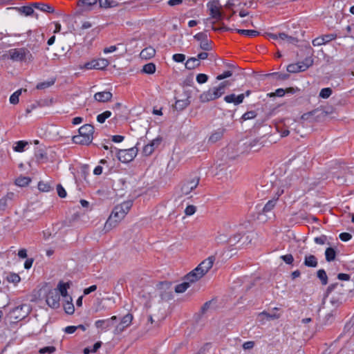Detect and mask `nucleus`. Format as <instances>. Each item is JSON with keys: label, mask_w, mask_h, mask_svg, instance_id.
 <instances>
[{"label": "nucleus", "mask_w": 354, "mask_h": 354, "mask_svg": "<svg viewBox=\"0 0 354 354\" xmlns=\"http://www.w3.org/2000/svg\"><path fill=\"white\" fill-rule=\"evenodd\" d=\"M235 30L236 32H238L241 35H247V36L252 37H256V36H258L260 35L259 32L254 30L236 29Z\"/></svg>", "instance_id": "obj_36"}, {"label": "nucleus", "mask_w": 354, "mask_h": 354, "mask_svg": "<svg viewBox=\"0 0 354 354\" xmlns=\"http://www.w3.org/2000/svg\"><path fill=\"white\" fill-rule=\"evenodd\" d=\"M156 55V50L151 47L149 46L144 48L140 54V56L142 59H149L153 57Z\"/></svg>", "instance_id": "obj_25"}, {"label": "nucleus", "mask_w": 354, "mask_h": 354, "mask_svg": "<svg viewBox=\"0 0 354 354\" xmlns=\"http://www.w3.org/2000/svg\"><path fill=\"white\" fill-rule=\"evenodd\" d=\"M38 189L41 192H49L53 189V187L49 183L40 181L38 183Z\"/></svg>", "instance_id": "obj_45"}, {"label": "nucleus", "mask_w": 354, "mask_h": 354, "mask_svg": "<svg viewBox=\"0 0 354 354\" xmlns=\"http://www.w3.org/2000/svg\"><path fill=\"white\" fill-rule=\"evenodd\" d=\"M301 68H301L300 62H298L297 64H289L287 66V71L288 73H298V72L304 71L303 70H301Z\"/></svg>", "instance_id": "obj_39"}, {"label": "nucleus", "mask_w": 354, "mask_h": 354, "mask_svg": "<svg viewBox=\"0 0 354 354\" xmlns=\"http://www.w3.org/2000/svg\"><path fill=\"white\" fill-rule=\"evenodd\" d=\"M353 288L354 282H350L346 285L342 283H335L327 288L326 295L331 294L330 303L334 306H339L342 304V297L352 292Z\"/></svg>", "instance_id": "obj_1"}, {"label": "nucleus", "mask_w": 354, "mask_h": 354, "mask_svg": "<svg viewBox=\"0 0 354 354\" xmlns=\"http://www.w3.org/2000/svg\"><path fill=\"white\" fill-rule=\"evenodd\" d=\"M216 241H217L218 243H224L226 242L232 243V238L228 239L227 237V236L225 234H220L218 236H216Z\"/></svg>", "instance_id": "obj_52"}, {"label": "nucleus", "mask_w": 354, "mask_h": 354, "mask_svg": "<svg viewBox=\"0 0 354 354\" xmlns=\"http://www.w3.org/2000/svg\"><path fill=\"white\" fill-rule=\"evenodd\" d=\"M281 259L287 264H292L294 261L293 256L291 254L283 255Z\"/></svg>", "instance_id": "obj_56"}, {"label": "nucleus", "mask_w": 354, "mask_h": 354, "mask_svg": "<svg viewBox=\"0 0 354 354\" xmlns=\"http://www.w3.org/2000/svg\"><path fill=\"white\" fill-rule=\"evenodd\" d=\"M208 80V76L206 74L199 73L196 76V81L198 84H204Z\"/></svg>", "instance_id": "obj_55"}, {"label": "nucleus", "mask_w": 354, "mask_h": 354, "mask_svg": "<svg viewBox=\"0 0 354 354\" xmlns=\"http://www.w3.org/2000/svg\"><path fill=\"white\" fill-rule=\"evenodd\" d=\"M215 259L214 256H210L203 260L194 270L186 275V280L190 282L199 280L212 268Z\"/></svg>", "instance_id": "obj_3"}, {"label": "nucleus", "mask_w": 354, "mask_h": 354, "mask_svg": "<svg viewBox=\"0 0 354 354\" xmlns=\"http://www.w3.org/2000/svg\"><path fill=\"white\" fill-rule=\"evenodd\" d=\"M230 85L228 80L221 82L218 86L210 88L208 91H204L199 96L201 102H208L221 97L225 93L226 88Z\"/></svg>", "instance_id": "obj_4"}, {"label": "nucleus", "mask_w": 354, "mask_h": 354, "mask_svg": "<svg viewBox=\"0 0 354 354\" xmlns=\"http://www.w3.org/2000/svg\"><path fill=\"white\" fill-rule=\"evenodd\" d=\"M10 59L14 62H31L33 60L32 53L26 48H13L8 50Z\"/></svg>", "instance_id": "obj_6"}, {"label": "nucleus", "mask_w": 354, "mask_h": 354, "mask_svg": "<svg viewBox=\"0 0 354 354\" xmlns=\"http://www.w3.org/2000/svg\"><path fill=\"white\" fill-rule=\"evenodd\" d=\"M286 94V91L283 88H277L274 92L270 93L268 94V96L270 97H283Z\"/></svg>", "instance_id": "obj_51"}, {"label": "nucleus", "mask_w": 354, "mask_h": 354, "mask_svg": "<svg viewBox=\"0 0 354 354\" xmlns=\"http://www.w3.org/2000/svg\"><path fill=\"white\" fill-rule=\"evenodd\" d=\"M97 1L102 8H113L118 6V3L113 0H97Z\"/></svg>", "instance_id": "obj_31"}, {"label": "nucleus", "mask_w": 354, "mask_h": 354, "mask_svg": "<svg viewBox=\"0 0 354 354\" xmlns=\"http://www.w3.org/2000/svg\"><path fill=\"white\" fill-rule=\"evenodd\" d=\"M333 93V91L330 88H322L319 94V97L323 99L328 98Z\"/></svg>", "instance_id": "obj_46"}, {"label": "nucleus", "mask_w": 354, "mask_h": 354, "mask_svg": "<svg viewBox=\"0 0 354 354\" xmlns=\"http://www.w3.org/2000/svg\"><path fill=\"white\" fill-rule=\"evenodd\" d=\"M201 64V62L198 60L197 57H190L189 58L185 63V68L188 70H192L199 66Z\"/></svg>", "instance_id": "obj_29"}, {"label": "nucleus", "mask_w": 354, "mask_h": 354, "mask_svg": "<svg viewBox=\"0 0 354 354\" xmlns=\"http://www.w3.org/2000/svg\"><path fill=\"white\" fill-rule=\"evenodd\" d=\"M156 65L153 63H148L143 66L142 72L147 74H153L156 72Z\"/></svg>", "instance_id": "obj_37"}, {"label": "nucleus", "mask_w": 354, "mask_h": 354, "mask_svg": "<svg viewBox=\"0 0 354 354\" xmlns=\"http://www.w3.org/2000/svg\"><path fill=\"white\" fill-rule=\"evenodd\" d=\"M64 309L65 313L68 315H73L74 313L75 308L72 302L71 297H68V299H66V303L64 304Z\"/></svg>", "instance_id": "obj_30"}, {"label": "nucleus", "mask_w": 354, "mask_h": 354, "mask_svg": "<svg viewBox=\"0 0 354 354\" xmlns=\"http://www.w3.org/2000/svg\"><path fill=\"white\" fill-rule=\"evenodd\" d=\"M56 351V348L53 346H46L39 349V353L41 354L44 353H53Z\"/></svg>", "instance_id": "obj_53"}, {"label": "nucleus", "mask_w": 354, "mask_h": 354, "mask_svg": "<svg viewBox=\"0 0 354 354\" xmlns=\"http://www.w3.org/2000/svg\"><path fill=\"white\" fill-rule=\"evenodd\" d=\"M316 112H317V110H314L313 111L304 113L301 115V120H308L309 122H313V119H312V117Z\"/></svg>", "instance_id": "obj_54"}, {"label": "nucleus", "mask_w": 354, "mask_h": 354, "mask_svg": "<svg viewBox=\"0 0 354 354\" xmlns=\"http://www.w3.org/2000/svg\"><path fill=\"white\" fill-rule=\"evenodd\" d=\"M227 103H233L234 105H239L243 102L244 96L243 95H236L234 93L227 95L223 98Z\"/></svg>", "instance_id": "obj_21"}, {"label": "nucleus", "mask_w": 354, "mask_h": 354, "mask_svg": "<svg viewBox=\"0 0 354 354\" xmlns=\"http://www.w3.org/2000/svg\"><path fill=\"white\" fill-rule=\"evenodd\" d=\"M352 235L348 232H342L339 234V239L342 241H348L351 239Z\"/></svg>", "instance_id": "obj_64"}, {"label": "nucleus", "mask_w": 354, "mask_h": 354, "mask_svg": "<svg viewBox=\"0 0 354 354\" xmlns=\"http://www.w3.org/2000/svg\"><path fill=\"white\" fill-rule=\"evenodd\" d=\"M276 199L269 201L264 206L263 212L264 213L271 211L276 205Z\"/></svg>", "instance_id": "obj_49"}, {"label": "nucleus", "mask_w": 354, "mask_h": 354, "mask_svg": "<svg viewBox=\"0 0 354 354\" xmlns=\"http://www.w3.org/2000/svg\"><path fill=\"white\" fill-rule=\"evenodd\" d=\"M57 194L60 198H65L66 196V192L61 184L57 185Z\"/></svg>", "instance_id": "obj_57"}, {"label": "nucleus", "mask_w": 354, "mask_h": 354, "mask_svg": "<svg viewBox=\"0 0 354 354\" xmlns=\"http://www.w3.org/2000/svg\"><path fill=\"white\" fill-rule=\"evenodd\" d=\"M97 0H78L77 6L79 12H83L91 10L93 6L96 5Z\"/></svg>", "instance_id": "obj_17"}, {"label": "nucleus", "mask_w": 354, "mask_h": 354, "mask_svg": "<svg viewBox=\"0 0 354 354\" xmlns=\"http://www.w3.org/2000/svg\"><path fill=\"white\" fill-rule=\"evenodd\" d=\"M161 142L162 138L160 137L153 139L143 147L142 153L146 156L151 155L155 149L160 145Z\"/></svg>", "instance_id": "obj_16"}, {"label": "nucleus", "mask_w": 354, "mask_h": 354, "mask_svg": "<svg viewBox=\"0 0 354 354\" xmlns=\"http://www.w3.org/2000/svg\"><path fill=\"white\" fill-rule=\"evenodd\" d=\"M257 115V114L254 111H247L242 115L241 120L243 121H245L248 120L253 119L256 118Z\"/></svg>", "instance_id": "obj_50"}, {"label": "nucleus", "mask_w": 354, "mask_h": 354, "mask_svg": "<svg viewBox=\"0 0 354 354\" xmlns=\"http://www.w3.org/2000/svg\"><path fill=\"white\" fill-rule=\"evenodd\" d=\"M69 283L60 281L57 286L58 290H57L59 293V296L62 295L63 297L68 299V297H70L67 293V289L69 288Z\"/></svg>", "instance_id": "obj_27"}, {"label": "nucleus", "mask_w": 354, "mask_h": 354, "mask_svg": "<svg viewBox=\"0 0 354 354\" xmlns=\"http://www.w3.org/2000/svg\"><path fill=\"white\" fill-rule=\"evenodd\" d=\"M226 129L224 127H220L213 131L208 138V142L211 143H215L217 141L222 139Z\"/></svg>", "instance_id": "obj_20"}, {"label": "nucleus", "mask_w": 354, "mask_h": 354, "mask_svg": "<svg viewBox=\"0 0 354 354\" xmlns=\"http://www.w3.org/2000/svg\"><path fill=\"white\" fill-rule=\"evenodd\" d=\"M32 6L34 8H35L41 11L45 12L53 13L55 12V9L53 6H51L49 4L44 3L37 2V3H32Z\"/></svg>", "instance_id": "obj_24"}, {"label": "nucleus", "mask_w": 354, "mask_h": 354, "mask_svg": "<svg viewBox=\"0 0 354 354\" xmlns=\"http://www.w3.org/2000/svg\"><path fill=\"white\" fill-rule=\"evenodd\" d=\"M21 10L26 16H30L34 12V10L32 6H23L21 7Z\"/></svg>", "instance_id": "obj_62"}, {"label": "nucleus", "mask_w": 354, "mask_h": 354, "mask_svg": "<svg viewBox=\"0 0 354 354\" xmlns=\"http://www.w3.org/2000/svg\"><path fill=\"white\" fill-rule=\"evenodd\" d=\"M173 59L176 62H183L185 59V55L184 54L177 53L173 55Z\"/></svg>", "instance_id": "obj_63"}, {"label": "nucleus", "mask_w": 354, "mask_h": 354, "mask_svg": "<svg viewBox=\"0 0 354 354\" xmlns=\"http://www.w3.org/2000/svg\"><path fill=\"white\" fill-rule=\"evenodd\" d=\"M336 38V35L333 34L324 35L318 37L313 40V45L314 46H321L325 44Z\"/></svg>", "instance_id": "obj_19"}, {"label": "nucleus", "mask_w": 354, "mask_h": 354, "mask_svg": "<svg viewBox=\"0 0 354 354\" xmlns=\"http://www.w3.org/2000/svg\"><path fill=\"white\" fill-rule=\"evenodd\" d=\"M113 95L109 91L97 92L94 95V99L100 102H106L111 100Z\"/></svg>", "instance_id": "obj_22"}, {"label": "nucleus", "mask_w": 354, "mask_h": 354, "mask_svg": "<svg viewBox=\"0 0 354 354\" xmlns=\"http://www.w3.org/2000/svg\"><path fill=\"white\" fill-rule=\"evenodd\" d=\"M207 6L212 19L220 21L223 18V14L220 10L221 6L218 0H212L208 2Z\"/></svg>", "instance_id": "obj_10"}, {"label": "nucleus", "mask_w": 354, "mask_h": 354, "mask_svg": "<svg viewBox=\"0 0 354 354\" xmlns=\"http://www.w3.org/2000/svg\"><path fill=\"white\" fill-rule=\"evenodd\" d=\"M55 78H52L49 81L43 82H40V83L37 84L36 86V88L39 89V90L45 89V88H47L53 86L55 84Z\"/></svg>", "instance_id": "obj_38"}, {"label": "nucleus", "mask_w": 354, "mask_h": 354, "mask_svg": "<svg viewBox=\"0 0 354 354\" xmlns=\"http://www.w3.org/2000/svg\"><path fill=\"white\" fill-rule=\"evenodd\" d=\"M117 319L118 317L115 315L106 319H99L95 322V326L102 330H109Z\"/></svg>", "instance_id": "obj_15"}, {"label": "nucleus", "mask_w": 354, "mask_h": 354, "mask_svg": "<svg viewBox=\"0 0 354 354\" xmlns=\"http://www.w3.org/2000/svg\"><path fill=\"white\" fill-rule=\"evenodd\" d=\"M196 210V207L194 205H188L185 210V213L187 216L193 215Z\"/></svg>", "instance_id": "obj_61"}, {"label": "nucleus", "mask_w": 354, "mask_h": 354, "mask_svg": "<svg viewBox=\"0 0 354 354\" xmlns=\"http://www.w3.org/2000/svg\"><path fill=\"white\" fill-rule=\"evenodd\" d=\"M79 134L73 137V142L75 144L82 145H88L93 140V134L94 133V127L86 124L82 126L78 130Z\"/></svg>", "instance_id": "obj_5"}, {"label": "nucleus", "mask_w": 354, "mask_h": 354, "mask_svg": "<svg viewBox=\"0 0 354 354\" xmlns=\"http://www.w3.org/2000/svg\"><path fill=\"white\" fill-rule=\"evenodd\" d=\"M314 241L319 245H324L327 241V236L326 235H322L320 236L315 237Z\"/></svg>", "instance_id": "obj_60"}, {"label": "nucleus", "mask_w": 354, "mask_h": 354, "mask_svg": "<svg viewBox=\"0 0 354 354\" xmlns=\"http://www.w3.org/2000/svg\"><path fill=\"white\" fill-rule=\"evenodd\" d=\"M189 283H191V282L187 281L183 282L182 283L178 284L175 287L176 292H177V293L184 292L189 287Z\"/></svg>", "instance_id": "obj_40"}, {"label": "nucleus", "mask_w": 354, "mask_h": 354, "mask_svg": "<svg viewBox=\"0 0 354 354\" xmlns=\"http://www.w3.org/2000/svg\"><path fill=\"white\" fill-rule=\"evenodd\" d=\"M267 36L269 39H272L276 41L278 44L281 45L280 33H279L278 35L274 33H267Z\"/></svg>", "instance_id": "obj_58"}, {"label": "nucleus", "mask_w": 354, "mask_h": 354, "mask_svg": "<svg viewBox=\"0 0 354 354\" xmlns=\"http://www.w3.org/2000/svg\"><path fill=\"white\" fill-rule=\"evenodd\" d=\"M46 303L52 308L57 309L59 307L60 297L59 292L56 290H52L46 295Z\"/></svg>", "instance_id": "obj_13"}, {"label": "nucleus", "mask_w": 354, "mask_h": 354, "mask_svg": "<svg viewBox=\"0 0 354 354\" xmlns=\"http://www.w3.org/2000/svg\"><path fill=\"white\" fill-rule=\"evenodd\" d=\"M278 310L277 308H274L273 309V312L267 313L266 311H263L259 313V316H264L267 319H276L280 317V315L277 314L275 311Z\"/></svg>", "instance_id": "obj_33"}, {"label": "nucleus", "mask_w": 354, "mask_h": 354, "mask_svg": "<svg viewBox=\"0 0 354 354\" xmlns=\"http://www.w3.org/2000/svg\"><path fill=\"white\" fill-rule=\"evenodd\" d=\"M15 194L13 192H8L0 199V210L5 211L11 205Z\"/></svg>", "instance_id": "obj_18"}, {"label": "nucleus", "mask_w": 354, "mask_h": 354, "mask_svg": "<svg viewBox=\"0 0 354 354\" xmlns=\"http://www.w3.org/2000/svg\"><path fill=\"white\" fill-rule=\"evenodd\" d=\"M31 181L30 178L27 176H19L15 180V184L19 187H25L28 185Z\"/></svg>", "instance_id": "obj_35"}, {"label": "nucleus", "mask_w": 354, "mask_h": 354, "mask_svg": "<svg viewBox=\"0 0 354 354\" xmlns=\"http://www.w3.org/2000/svg\"><path fill=\"white\" fill-rule=\"evenodd\" d=\"M133 316L131 313H127L120 320L119 324H118L114 330L113 333L115 335H120L122 333L127 327H129L133 321Z\"/></svg>", "instance_id": "obj_12"}, {"label": "nucleus", "mask_w": 354, "mask_h": 354, "mask_svg": "<svg viewBox=\"0 0 354 354\" xmlns=\"http://www.w3.org/2000/svg\"><path fill=\"white\" fill-rule=\"evenodd\" d=\"M6 279L8 282L10 283H17L20 281L21 280V278L19 276L18 274H16V273H10L7 277H6Z\"/></svg>", "instance_id": "obj_47"}, {"label": "nucleus", "mask_w": 354, "mask_h": 354, "mask_svg": "<svg viewBox=\"0 0 354 354\" xmlns=\"http://www.w3.org/2000/svg\"><path fill=\"white\" fill-rule=\"evenodd\" d=\"M21 94V89L17 90L10 97V102L12 104H17L19 102V97Z\"/></svg>", "instance_id": "obj_48"}, {"label": "nucleus", "mask_w": 354, "mask_h": 354, "mask_svg": "<svg viewBox=\"0 0 354 354\" xmlns=\"http://www.w3.org/2000/svg\"><path fill=\"white\" fill-rule=\"evenodd\" d=\"M28 145V142L24 140L18 141L15 143L13 147L14 151L17 152H22L24 151L25 147Z\"/></svg>", "instance_id": "obj_43"}, {"label": "nucleus", "mask_w": 354, "mask_h": 354, "mask_svg": "<svg viewBox=\"0 0 354 354\" xmlns=\"http://www.w3.org/2000/svg\"><path fill=\"white\" fill-rule=\"evenodd\" d=\"M300 64L302 68L301 70L305 71L313 64V59L311 57H308L304 61L301 62Z\"/></svg>", "instance_id": "obj_42"}, {"label": "nucleus", "mask_w": 354, "mask_h": 354, "mask_svg": "<svg viewBox=\"0 0 354 354\" xmlns=\"http://www.w3.org/2000/svg\"><path fill=\"white\" fill-rule=\"evenodd\" d=\"M132 205V201H127L116 205L105 223L104 229L106 230H109L112 227H115L117 224L125 217Z\"/></svg>", "instance_id": "obj_2"}, {"label": "nucleus", "mask_w": 354, "mask_h": 354, "mask_svg": "<svg viewBox=\"0 0 354 354\" xmlns=\"http://www.w3.org/2000/svg\"><path fill=\"white\" fill-rule=\"evenodd\" d=\"M138 145L139 143L138 142L135 147L127 149H117V157L118 160L124 163L132 161L138 154Z\"/></svg>", "instance_id": "obj_7"}, {"label": "nucleus", "mask_w": 354, "mask_h": 354, "mask_svg": "<svg viewBox=\"0 0 354 354\" xmlns=\"http://www.w3.org/2000/svg\"><path fill=\"white\" fill-rule=\"evenodd\" d=\"M232 75V72L231 71H226L223 72L222 74H220L216 76L217 80H223L225 78L230 77Z\"/></svg>", "instance_id": "obj_59"}, {"label": "nucleus", "mask_w": 354, "mask_h": 354, "mask_svg": "<svg viewBox=\"0 0 354 354\" xmlns=\"http://www.w3.org/2000/svg\"><path fill=\"white\" fill-rule=\"evenodd\" d=\"M190 104V101L189 98H186L185 100H178L175 103V108L177 110L182 111L185 109Z\"/></svg>", "instance_id": "obj_34"}, {"label": "nucleus", "mask_w": 354, "mask_h": 354, "mask_svg": "<svg viewBox=\"0 0 354 354\" xmlns=\"http://www.w3.org/2000/svg\"><path fill=\"white\" fill-rule=\"evenodd\" d=\"M280 37H281V44L287 43V44H290L296 45L299 41V39L296 37L288 35L287 34H286L284 32L280 33Z\"/></svg>", "instance_id": "obj_26"}, {"label": "nucleus", "mask_w": 354, "mask_h": 354, "mask_svg": "<svg viewBox=\"0 0 354 354\" xmlns=\"http://www.w3.org/2000/svg\"><path fill=\"white\" fill-rule=\"evenodd\" d=\"M111 112L109 111H106L103 112L102 113L99 114L97 116V121L98 122L102 124V123H104L105 122V120L107 118L111 117Z\"/></svg>", "instance_id": "obj_44"}, {"label": "nucleus", "mask_w": 354, "mask_h": 354, "mask_svg": "<svg viewBox=\"0 0 354 354\" xmlns=\"http://www.w3.org/2000/svg\"><path fill=\"white\" fill-rule=\"evenodd\" d=\"M29 312V308L26 304H22L13 308L9 313V317L12 322H17L24 319Z\"/></svg>", "instance_id": "obj_8"}, {"label": "nucleus", "mask_w": 354, "mask_h": 354, "mask_svg": "<svg viewBox=\"0 0 354 354\" xmlns=\"http://www.w3.org/2000/svg\"><path fill=\"white\" fill-rule=\"evenodd\" d=\"M317 277L321 280L323 285L328 283V277L326 271L324 269H320L317 272Z\"/></svg>", "instance_id": "obj_41"}, {"label": "nucleus", "mask_w": 354, "mask_h": 354, "mask_svg": "<svg viewBox=\"0 0 354 354\" xmlns=\"http://www.w3.org/2000/svg\"><path fill=\"white\" fill-rule=\"evenodd\" d=\"M325 257L326 260L328 262L333 261L335 259L336 257V251L333 248L329 247L327 248L325 251Z\"/></svg>", "instance_id": "obj_32"}, {"label": "nucleus", "mask_w": 354, "mask_h": 354, "mask_svg": "<svg viewBox=\"0 0 354 354\" xmlns=\"http://www.w3.org/2000/svg\"><path fill=\"white\" fill-rule=\"evenodd\" d=\"M194 39L200 42V48L205 51L212 50V41L208 39L206 32H201L194 36Z\"/></svg>", "instance_id": "obj_11"}, {"label": "nucleus", "mask_w": 354, "mask_h": 354, "mask_svg": "<svg viewBox=\"0 0 354 354\" xmlns=\"http://www.w3.org/2000/svg\"><path fill=\"white\" fill-rule=\"evenodd\" d=\"M109 62L106 59H93L91 62L86 63L84 65V68L85 69H97L102 70L105 68Z\"/></svg>", "instance_id": "obj_14"}, {"label": "nucleus", "mask_w": 354, "mask_h": 354, "mask_svg": "<svg viewBox=\"0 0 354 354\" xmlns=\"http://www.w3.org/2000/svg\"><path fill=\"white\" fill-rule=\"evenodd\" d=\"M268 77H272L274 80L277 81H284L290 77L288 73H272L266 75Z\"/></svg>", "instance_id": "obj_28"}, {"label": "nucleus", "mask_w": 354, "mask_h": 354, "mask_svg": "<svg viewBox=\"0 0 354 354\" xmlns=\"http://www.w3.org/2000/svg\"><path fill=\"white\" fill-rule=\"evenodd\" d=\"M200 181V178L194 176L183 180L180 185V196L188 195L197 187Z\"/></svg>", "instance_id": "obj_9"}, {"label": "nucleus", "mask_w": 354, "mask_h": 354, "mask_svg": "<svg viewBox=\"0 0 354 354\" xmlns=\"http://www.w3.org/2000/svg\"><path fill=\"white\" fill-rule=\"evenodd\" d=\"M304 264L306 267L316 268L318 265L317 259L313 254H306L304 257Z\"/></svg>", "instance_id": "obj_23"}]
</instances>
